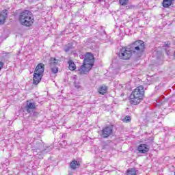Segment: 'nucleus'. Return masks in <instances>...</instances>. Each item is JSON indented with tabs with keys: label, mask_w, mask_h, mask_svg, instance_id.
Returning <instances> with one entry per match:
<instances>
[{
	"label": "nucleus",
	"mask_w": 175,
	"mask_h": 175,
	"mask_svg": "<svg viewBox=\"0 0 175 175\" xmlns=\"http://www.w3.org/2000/svg\"><path fill=\"white\" fill-rule=\"evenodd\" d=\"M33 116H36V113H33Z\"/></svg>",
	"instance_id": "26"
},
{
	"label": "nucleus",
	"mask_w": 175,
	"mask_h": 175,
	"mask_svg": "<svg viewBox=\"0 0 175 175\" xmlns=\"http://www.w3.org/2000/svg\"><path fill=\"white\" fill-rule=\"evenodd\" d=\"M57 65H58V59L54 57H51L49 60V66L54 67V66H57Z\"/></svg>",
	"instance_id": "14"
},
{
	"label": "nucleus",
	"mask_w": 175,
	"mask_h": 175,
	"mask_svg": "<svg viewBox=\"0 0 175 175\" xmlns=\"http://www.w3.org/2000/svg\"><path fill=\"white\" fill-rule=\"evenodd\" d=\"M19 21L21 25L25 27H31L33 24V15L29 10H25L19 16Z\"/></svg>",
	"instance_id": "4"
},
{
	"label": "nucleus",
	"mask_w": 175,
	"mask_h": 175,
	"mask_svg": "<svg viewBox=\"0 0 175 175\" xmlns=\"http://www.w3.org/2000/svg\"><path fill=\"white\" fill-rule=\"evenodd\" d=\"M74 85L77 90H81V86L80 85V83L79 81L77 82V81H75Z\"/></svg>",
	"instance_id": "21"
},
{
	"label": "nucleus",
	"mask_w": 175,
	"mask_h": 175,
	"mask_svg": "<svg viewBox=\"0 0 175 175\" xmlns=\"http://www.w3.org/2000/svg\"><path fill=\"white\" fill-rule=\"evenodd\" d=\"M72 50V45L70 44H68L66 47L64 48V51L66 53H68V51H70Z\"/></svg>",
	"instance_id": "22"
},
{
	"label": "nucleus",
	"mask_w": 175,
	"mask_h": 175,
	"mask_svg": "<svg viewBox=\"0 0 175 175\" xmlns=\"http://www.w3.org/2000/svg\"><path fill=\"white\" fill-rule=\"evenodd\" d=\"M44 72V64H43V63H40L36 66L34 70V73H36L37 75H43Z\"/></svg>",
	"instance_id": "8"
},
{
	"label": "nucleus",
	"mask_w": 175,
	"mask_h": 175,
	"mask_svg": "<svg viewBox=\"0 0 175 175\" xmlns=\"http://www.w3.org/2000/svg\"><path fill=\"white\" fill-rule=\"evenodd\" d=\"M145 44L142 40H137L131 44L130 46V51L133 55H136V57H142L144 50L146 49Z\"/></svg>",
	"instance_id": "3"
},
{
	"label": "nucleus",
	"mask_w": 175,
	"mask_h": 175,
	"mask_svg": "<svg viewBox=\"0 0 175 175\" xmlns=\"http://www.w3.org/2000/svg\"><path fill=\"white\" fill-rule=\"evenodd\" d=\"M25 110L27 113H32L35 109H36V103H31L29 100L27 101V105L25 107Z\"/></svg>",
	"instance_id": "7"
},
{
	"label": "nucleus",
	"mask_w": 175,
	"mask_h": 175,
	"mask_svg": "<svg viewBox=\"0 0 175 175\" xmlns=\"http://www.w3.org/2000/svg\"><path fill=\"white\" fill-rule=\"evenodd\" d=\"M51 68V71L53 75H57L58 73V67L57 66H53V67H50Z\"/></svg>",
	"instance_id": "19"
},
{
	"label": "nucleus",
	"mask_w": 175,
	"mask_h": 175,
	"mask_svg": "<svg viewBox=\"0 0 175 175\" xmlns=\"http://www.w3.org/2000/svg\"><path fill=\"white\" fill-rule=\"evenodd\" d=\"M95 60L94 59V55L91 53H86L85 55V59L83 60V65H82L79 68V72L81 75H85L88 73L90 70L94 66V63Z\"/></svg>",
	"instance_id": "1"
},
{
	"label": "nucleus",
	"mask_w": 175,
	"mask_h": 175,
	"mask_svg": "<svg viewBox=\"0 0 175 175\" xmlns=\"http://www.w3.org/2000/svg\"><path fill=\"white\" fill-rule=\"evenodd\" d=\"M125 122H131V116H126L124 118Z\"/></svg>",
	"instance_id": "23"
},
{
	"label": "nucleus",
	"mask_w": 175,
	"mask_h": 175,
	"mask_svg": "<svg viewBox=\"0 0 175 175\" xmlns=\"http://www.w3.org/2000/svg\"><path fill=\"white\" fill-rule=\"evenodd\" d=\"M150 150V146H148L147 144H140L138 146V151L141 152V154H146V152H148Z\"/></svg>",
	"instance_id": "10"
},
{
	"label": "nucleus",
	"mask_w": 175,
	"mask_h": 175,
	"mask_svg": "<svg viewBox=\"0 0 175 175\" xmlns=\"http://www.w3.org/2000/svg\"><path fill=\"white\" fill-rule=\"evenodd\" d=\"M6 17H8V11L4 10L3 12L0 13V25L5 23V20H6Z\"/></svg>",
	"instance_id": "11"
},
{
	"label": "nucleus",
	"mask_w": 175,
	"mask_h": 175,
	"mask_svg": "<svg viewBox=\"0 0 175 175\" xmlns=\"http://www.w3.org/2000/svg\"><path fill=\"white\" fill-rule=\"evenodd\" d=\"M3 68V62H0V70Z\"/></svg>",
	"instance_id": "24"
},
{
	"label": "nucleus",
	"mask_w": 175,
	"mask_h": 175,
	"mask_svg": "<svg viewBox=\"0 0 175 175\" xmlns=\"http://www.w3.org/2000/svg\"><path fill=\"white\" fill-rule=\"evenodd\" d=\"M137 171L135 168H129L127 170L126 175H136Z\"/></svg>",
	"instance_id": "16"
},
{
	"label": "nucleus",
	"mask_w": 175,
	"mask_h": 175,
	"mask_svg": "<svg viewBox=\"0 0 175 175\" xmlns=\"http://www.w3.org/2000/svg\"><path fill=\"white\" fill-rule=\"evenodd\" d=\"M144 96V87L143 85L136 88L131 94L130 103L136 106L142 102V99Z\"/></svg>",
	"instance_id": "2"
},
{
	"label": "nucleus",
	"mask_w": 175,
	"mask_h": 175,
	"mask_svg": "<svg viewBox=\"0 0 175 175\" xmlns=\"http://www.w3.org/2000/svg\"><path fill=\"white\" fill-rule=\"evenodd\" d=\"M79 166L80 163L76 160H72L70 163V167L72 170H76Z\"/></svg>",
	"instance_id": "12"
},
{
	"label": "nucleus",
	"mask_w": 175,
	"mask_h": 175,
	"mask_svg": "<svg viewBox=\"0 0 175 175\" xmlns=\"http://www.w3.org/2000/svg\"><path fill=\"white\" fill-rule=\"evenodd\" d=\"M98 92L100 95H105L107 92V88L106 86H101L98 90Z\"/></svg>",
	"instance_id": "18"
},
{
	"label": "nucleus",
	"mask_w": 175,
	"mask_h": 175,
	"mask_svg": "<svg viewBox=\"0 0 175 175\" xmlns=\"http://www.w3.org/2000/svg\"><path fill=\"white\" fill-rule=\"evenodd\" d=\"M42 77H43V75L34 72L33 77V84H34V85H38V84L42 81Z\"/></svg>",
	"instance_id": "9"
},
{
	"label": "nucleus",
	"mask_w": 175,
	"mask_h": 175,
	"mask_svg": "<svg viewBox=\"0 0 175 175\" xmlns=\"http://www.w3.org/2000/svg\"><path fill=\"white\" fill-rule=\"evenodd\" d=\"M43 148V144L40 141H38L36 143L33 144V150H42Z\"/></svg>",
	"instance_id": "13"
},
{
	"label": "nucleus",
	"mask_w": 175,
	"mask_h": 175,
	"mask_svg": "<svg viewBox=\"0 0 175 175\" xmlns=\"http://www.w3.org/2000/svg\"><path fill=\"white\" fill-rule=\"evenodd\" d=\"M81 58H83V55L81 57Z\"/></svg>",
	"instance_id": "27"
},
{
	"label": "nucleus",
	"mask_w": 175,
	"mask_h": 175,
	"mask_svg": "<svg viewBox=\"0 0 175 175\" xmlns=\"http://www.w3.org/2000/svg\"><path fill=\"white\" fill-rule=\"evenodd\" d=\"M172 3H173V0H163V8H169L170 6H172Z\"/></svg>",
	"instance_id": "15"
},
{
	"label": "nucleus",
	"mask_w": 175,
	"mask_h": 175,
	"mask_svg": "<svg viewBox=\"0 0 175 175\" xmlns=\"http://www.w3.org/2000/svg\"><path fill=\"white\" fill-rule=\"evenodd\" d=\"M132 52L130 48L123 47L120 50L118 53L119 58L120 59L128 60L132 57Z\"/></svg>",
	"instance_id": "5"
},
{
	"label": "nucleus",
	"mask_w": 175,
	"mask_h": 175,
	"mask_svg": "<svg viewBox=\"0 0 175 175\" xmlns=\"http://www.w3.org/2000/svg\"><path fill=\"white\" fill-rule=\"evenodd\" d=\"M70 70H76V64L72 60H69L68 62Z\"/></svg>",
	"instance_id": "17"
},
{
	"label": "nucleus",
	"mask_w": 175,
	"mask_h": 175,
	"mask_svg": "<svg viewBox=\"0 0 175 175\" xmlns=\"http://www.w3.org/2000/svg\"><path fill=\"white\" fill-rule=\"evenodd\" d=\"M113 135V126H107L103 129L101 131V136L103 139H107L109 136Z\"/></svg>",
	"instance_id": "6"
},
{
	"label": "nucleus",
	"mask_w": 175,
	"mask_h": 175,
	"mask_svg": "<svg viewBox=\"0 0 175 175\" xmlns=\"http://www.w3.org/2000/svg\"><path fill=\"white\" fill-rule=\"evenodd\" d=\"M119 3H120L122 6H126V5L129 3V0H119Z\"/></svg>",
	"instance_id": "20"
},
{
	"label": "nucleus",
	"mask_w": 175,
	"mask_h": 175,
	"mask_svg": "<svg viewBox=\"0 0 175 175\" xmlns=\"http://www.w3.org/2000/svg\"><path fill=\"white\" fill-rule=\"evenodd\" d=\"M160 63L159 65H162L163 64V61L162 59H159Z\"/></svg>",
	"instance_id": "25"
}]
</instances>
